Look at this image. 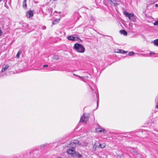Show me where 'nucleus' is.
Here are the masks:
<instances>
[{"instance_id": "6", "label": "nucleus", "mask_w": 158, "mask_h": 158, "mask_svg": "<svg viewBox=\"0 0 158 158\" xmlns=\"http://www.w3.org/2000/svg\"><path fill=\"white\" fill-rule=\"evenodd\" d=\"M78 145L84 147L87 146L88 144V143L86 141H84L81 142L79 141V143H77Z\"/></svg>"}, {"instance_id": "29", "label": "nucleus", "mask_w": 158, "mask_h": 158, "mask_svg": "<svg viewBox=\"0 0 158 158\" xmlns=\"http://www.w3.org/2000/svg\"><path fill=\"white\" fill-rule=\"evenodd\" d=\"M77 77H79L80 78H83V77H81V76H77Z\"/></svg>"}, {"instance_id": "9", "label": "nucleus", "mask_w": 158, "mask_h": 158, "mask_svg": "<svg viewBox=\"0 0 158 158\" xmlns=\"http://www.w3.org/2000/svg\"><path fill=\"white\" fill-rule=\"evenodd\" d=\"M9 67V66L6 64H4L2 65V69L1 70L2 72L5 71Z\"/></svg>"}, {"instance_id": "28", "label": "nucleus", "mask_w": 158, "mask_h": 158, "mask_svg": "<svg viewBox=\"0 0 158 158\" xmlns=\"http://www.w3.org/2000/svg\"><path fill=\"white\" fill-rule=\"evenodd\" d=\"M48 66V65L45 64V65H44L43 66V67H47Z\"/></svg>"}, {"instance_id": "1", "label": "nucleus", "mask_w": 158, "mask_h": 158, "mask_svg": "<svg viewBox=\"0 0 158 158\" xmlns=\"http://www.w3.org/2000/svg\"><path fill=\"white\" fill-rule=\"evenodd\" d=\"M77 143H79V141L77 140H74L64 144V147L66 149L67 153L71 156L81 158L82 157V155L76 151L75 147Z\"/></svg>"}, {"instance_id": "15", "label": "nucleus", "mask_w": 158, "mask_h": 158, "mask_svg": "<svg viewBox=\"0 0 158 158\" xmlns=\"http://www.w3.org/2000/svg\"><path fill=\"white\" fill-rule=\"evenodd\" d=\"M153 42L155 45L158 46V39L154 40L153 41Z\"/></svg>"}, {"instance_id": "35", "label": "nucleus", "mask_w": 158, "mask_h": 158, "mask_svg": "<svg viewBox=\"0 0 158 158\" xmlns=\"http://www.w3.org/2000/svg\"><path fill=\"white\" fill-rule=\"evenodd\" d=\"M97 105H98V101H97Z\"/></svg>"}, {"instance_id": "27", "label": "nucleus", "mask_w": 158, "mask_h": 158, "mask_svg": "<svg viewBox=\"0 0 158 158\" xmlns=\"http://www.w3.org/2000/svg\"><path fill=\"white\" fill-rule=\"evenodd\" d=\"M155 54V53L153 52H150L149 53L150 55H152V54Z\"/></svg>"}, {"instance_id": "8", "label": "nucleus", "mask_w": 158, "mask_h": 158, "mask_svg": "<svg viewBox=\"0 0 158 158\" xmlns=\"http://www.w3.org/2000/svg\"><path fill=\"white\" fill-rule=\"evenodd\" d=\"M96 130L97 132H102L104 133H105L106 132L105 130L104 129L100 127H98L96 128Z\"/></svg>"}, {"instance_id": "26", "label": "nucleus", "mask_w": 158, "mask_h": 158, "mask_svg": "<svg viewBox=\"0 0 158 158\" xmlns=\"http://www.w3.org/2000/svg\"><path fill=\"white\" fill-rule=\"evenodd\" d=\"M120 158H124L123 155H122L120 156Z\"/></svg>"}, {"instance_id": "34", "label": "nucleus", "mask_w": 158, "mask_h": 158, "mask_svg": "<svg viewBox=\"0 0 158 158\" xmlns=\"http://www.w3.org/2000/svg\"><path fill=\"white\" fill-rule=\"evenodd\" d=\"M2 1V0H0V2Z\"/></svg>"}, {"instance_id": "19", "label": "nucleus", "mask_w": 158, "mask_h": 158, "mask_svg": "<svg viewBox=\"0 0 158 158\" xmlns=\"http://www.w3.org/2000/svg\"><path fill=\"white\" fill-rule=\"evenodd\" d=\"M99 143V142H96L95 143V144H94V146H93V148H95V149L97 148V146H96L95 145L96 144H98Z\"/></svg>"}, {"instance_id": "14", "label": "nucleus", "mask_w": 158, "mask_h": 158, "mask_svg": "<svg viewBox=\"0 0 158 158\" xmlns=\"http://www.w3.org/2000/svg\"><path fill=\"white\" fill-rule=\"evenodd\" d=\"M106 147V144L104 143L102 144H99L98 146V148H105Z\"/></svg>"}, {"instance_id": "25", "label": "nucleus", "mask_w": 158, "mask_h": 158, "mask_svg": "<svg viewBox=\"0 0 158 158\" xmlns=\"http://www.w3.org/2000/svg\"><path fill=\"white\" fill-rule=\"evenodd\" d=\"M42 29L43 30H45L46 29V27L45 26H43L42 27Z\"/></svg>"}, {"instance_id": "4", "label": "nucleus", "mask_w": 158, "mask_h": 158, "mask_svg": "<svg viewBox=\"0 0 158 158\" xmlns=\"http://www.w3.org/2000/svg\"><path fill=\"white\" fill-rule=\"evenodd\" d=\"M89 120V116L86 113H84L83 115L81 117L80 122L81 123H86Z\"/></svg>"}, {"instance_id": "31", "label": "nucleus", "mask_w": 158, "mask_h": 158, "mask_svg": "<svg viewBox=\"0 0 158 158\" xmlns=\"http://www.w3.org/2000/svg\"><path fill=\"white\" fill-rule=\"evenodd\" d=\"M156 107L158 109V105L156 106Z\"/></svg>"}, {"instance_id": "21", "label": "nucleus", "mask_w": 158, "mask_h": 158, "mask_svg": "<svg viewBox=\"0 0 158 158\" xmlns=\"http://www.w3.org/2000/svg\"><path fill=\"white\" fill-rule=\"evenodd\" d=\"M20 53H21L20 52H18V53L16 55L15 57L16 58H18V57H19V56H20Z\"/></svg>"}, {"instance_id": "10", "label": "nucleus", "mask_w": 158, "mask_h": 158, "mask_svg": "<svg viewBox=\"0 0 158 158\" xmlns=\"http://www.w3.org/2000/svg\"><path fill=\"white\" fill-rule=\"evenodd\" d=\"M120 33L123 35L124 36H126L127 35V31L124 30H121L119 31Z\"/></svg>"}, {"instance_id": "13", "label": "nucleus", "mask_w": 158, "mask_h": 158, "mask_svg": "<svg viewBox=\"0 0 158 158\" xmlns=\"http://www.w3.org/2000/svg\"><path fill=\"white\" fill-rule=\"evenodd\" d=\"M131 152L133 154H137V152L135 149L134 148H131L130 150Z\"/></svg>"}, {"instance_id": "23", "label": "nucleus", "mask_w": 158, "mask_h": 158, "mask_svg": "<svg viewBox=\"0 0 158 158\" xmlns=\"http://www.w3.org/2000/svg\"><path fill=\"white\" fill-rule=\"evenodd\" d=\"M127 52V51H125L124 50H122L121 52H120V53H122V54H124V53H126Z\"/></svg>"}, {"instance_id": "12", "label": "nucleus", "mask_w": 158, "mask_h": 158, "mask_svg": "<svg viewBox=\"0 0 158 158\" xmlns=\"http://www.w3.org/2000/svg\"><path fill=\"white\" fill-rule=\"evenodd\" d=\"M27 0H23V7L25 9L27 8V5L26 4V2Z\"/></svg>"}, {"instance_id": "33", "label": "nucleus", "mask_w": 158, "mask_h": 158, "mask_svg": "<svg viewBox=\"0 0 158 158\" xmlns=\"http://www.w3.org/2000/svg\"><path fill=\"white\" fill-rule=\"evenodd\" d=\"M42 146H43V147H44V145H42Z\"/></svg>"}, {"instance_id": "3", "label": "nucleus", "mask_w": 158, "mask_h": 158, "mask_svg": "<svg viewBox=\"0 0 158 158\" xmlns=\"http://www.w3.org/2000/svg\"><path fill=\"white\" fill-rule=\"evenodd\" d=\"M123 13L125 16L128 17L129 19L133 22L135 21V18L133 14L128 13L126 11H124Z\"/></svg>"}, {"instance_id": "30", "label": "nucleus", "mask_w": 158, "mask_h": 158, "mask_svg": "<svg viewBox=\"0 0 158 158\" xmlns=\"http://www.w3.org/2000/svg\"><path fill=\"white\" fill-rule=\"evenodd\" d=\"M155 6L156 7H157L158 6V5L157 4H156L155 5Z\"/></svg>"}, {"instance_id": "20", "label": "nucleus", "mask_w": 158, "mask_h": 158, "mask_svg": "<svg viewBox=\"0 0 158 158\" xmlns=\"http://www.w3.org/2000/svg\"><path fill=\"white\" fill-rule=\"evenodd\" d=\"M134 54V52H131L129 53V55L130 56H131Z\"/></svg>"}, {"instance_id": "18", "label": "nucleus", "mask_w": 158, "mask_h": 158, "mask_svg": "<svg viewBox=\"0 0 158 158\" xmlns=\"http://www.w3.org/2000/svg\"><path fill=\"white\" fill-rule=\"evenodd\" d=\"M122 50L119 49H116L115 50V52L116 53H120L121 52Z\"/></svg>"}, {"instance_id": "5", "label": "nucleus", "mask_w": 158, "mask_h": 158, "mask_svg": "<svg viewBox=\"0 0 158 158\" xmlns=\"http://www.w3.org/2000/svg\"><path fill=\"white\" fill-rule=\"evenodd\" d=\"M34 12L33 10H29L26 14V16L27 18H30L33 16Z\"/></svg>"}, {"instance_id": "16", "label": "nucleus", "mask_w": 158, "mask_h": 158, "mask_svg": "<svg viewBox=\"0 0 158 158\" xmlns=\"http://www.w3.org/2000/svg\"><path fill=\"white\" fill-rule=\"evenodd\" d=\"M59 21L60 20L59 19H56L53 21L52 23L53 24H57Z\"/></svg>"}, {"instance_id": "17", "label": "nucleus", "mask_w": 158, "mask_h": 158, "mask_svg": "<svg viewBox=\"0 0 158 158\" xmlns=\"http://www.w3.org/2000/svg\"><path fill=\"white\" fill-rule=\"evenodd\" d=\"M53 58L55 60H58L59 59V56L57 55H54L53 56Z\"/></svg>"}, {"instance_id": "22", "label": "nucleus", "mask_w": 158, "mask_h": 158, "mask_svg": "<svg viewBox=\"0 0 158 158\" xmlns=\"http://www.w3.org/2000/svg\"><path fill=\"white\" fill-rule=\"evenodd\" d=\"M153 24L154 25H158V21H156L155 22V23H153Z\"/></svg>"}, {"instance_id": "32", "label": "nucleus", "mask_w": 158, "mask_h": 158, "mask_svg": "<svg viewBox=\"0 0 158 158\" xmlns=\"http://www.w3.org/2000/svg\"><path fill=\"white\" fill-rule=\"evenodd\" d=\"M73 75H74V76H77V75H76L75 74H74V73L73 74Z\"/></svg>"}, {"instance_id": "7", "label": "nucleus", "mask_w": 158, "mask_h": 158, "mask_svg": "<svg viewBox=\"0 0 158 158\" xmlns=\"http://www.w3.org/2000/svg\"><path fill=\"white\" fill-rule=\"evenodd\" d=\"M108 2H110V5H113L115 6H116L118 5L119 4L117 3V1L116 0H108Z\"/></svg>"}, {"instance_id": "11", "label": "nucleus", "mask_w": 158, "mask_h": 158, "mask_svg": "<svg viewBox=\"0 0 158 158\" xmlns=\"http://www.w3.org/2000/svg\"><path fill=\"white\" fill-rule=\"evenodd\" d=\"M68 39L70 40H72V41H75L76 40V38H75L72 36H69L68 38Z\"/></svg>"}, {"instance_id": "2", "label": "nucleus", "mask_w": 158, "mask_h": 158, "mask_svg": "<svg viewBox=\"0 0 158 158\" xmlns=\"http://www.w3.org/2000/svg\"><path fill=\"white\" fill-rule=\"evenodd\" d=\"M74 48L77 52L80 53H84L85 51L84 47L79 43L75 44L74 45Z\"/></svg>"}, {"instance_id": "24", "label": "nucleus", "mask_w": 158, "mask_h": 158, "mask_svg": "<svg viewBox=\"0 0 158 158\" xmlns=\"http://www.w3.org/2000/svg\"><path fill=\"white\" fill-rule=\"evenodd\" d=\"M2 33H3V32H2V31L1 28L0 27V36H1V35H2Z\"/></svg>"}]
</instances>
